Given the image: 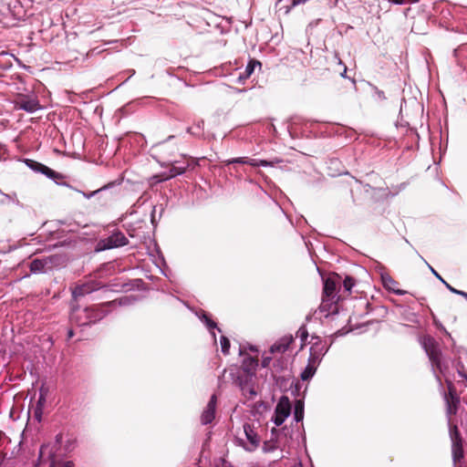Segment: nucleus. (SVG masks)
Wrapping results in <instances>:
<instances>
[{"label":"nucleus","instance_id":"nucleus-1","mask_svg":"<svg viewBox=\"0 0 467 467\" xmlns=\"http://www.w3.org/2000/svg\"><path fill=\"white\" fill-rule=\"evenodd\" d=\"M309 357L305 369L300 377L302 380H308L315 375L322 358L328 351L329 347L319 337H312L310 341Z\"/></svg>","mask_w":467,"mask_h":467},{"label":"nucleus","instance_id":"nucleus-2","mask_svg":"<svg viewBox=\"0 0 467 467\" xmlns=\"http://www.w3.org/2000/svg\"><path fill=\"white\" fill-rule=\"evenodd\" d=\"M420 342L430 358L434 374L440 381L437 372L443 374L445 367L441 360V352L437 341L431 336H423Z\"/></svg>","mask_w":467,"mask_h":467},{"label":"nucleus","instance_id":"nucleus-3","mask_svg":"<svg viewBox=\"0 0 467 467\" xmlns=\"http://www.w3.org/2000/svg\"><path fill=\"white\" fill-rule=\"evenodd\" d=\"M291 402L286 396H282L275 410V415L273 417V421L276 426H281L285 420L289 417L291 414Z\"/></svg>","mask_w":467,"mask_h":467},{"label":"nucleus","instance_id":"nucleus-4","mask_svg":"<svg viewBox=\"0 0 467 467\" xmlns=\"http://www.w3.org/2000/svg\"><path fill=\"white\" fill-rule=\"evenodd\" d=\"M127 238L120 232H116L112 234L110 236L100 240L98 243V251L108 250L112 248H117L127 244Z\"/></svg>","mask_w":467,"mask_h":467},{"label":"nucleus","instance_id":"nucleus-5","mask_svg":"<svg viewBox=\"0 0 467 467\" xmlns=\"http://www.w3.org/2000/svg\"><path fill=\"white\" fill-rule=\"evenodd\" d=\"M39 459L41 462H46V460H48L50 462L49 467H73L72 462L67 461L60 462L57 461L55 453L49 445H43L40 448Z\"/></svg>","mask_w":467,"mask_h":467},{"label":"nucleus","instance_id":"nucleus-6","mask_svg":"<svg viewBox=\"0 0 467 467\" xmlns=\"http://www.w3.org/2000/svg\"><path fill=\"white\" fill-rule=\"evenodd\" d=\"M285 444L286 440L284 441H282V438L280 436V431L273 429L271 439L265 441L263 444V451L268 453L273 452L276 449H281L283 451Z\"/></svg>","mask_w":467,"mask_h":467},{"label":"nucleus","instance_id":"nucleus-7","mask_svg":"<svg viewBox=\"0 0 467 467\" xmlns=\"http://www.w3.org/2000/svg\"><path fill=\"white\" fill-rule=\"evenodd\" d=\"M244 431L249 442L247 445H244V449L248 451H254L259 446L260 438L254 428L249 423L244 425Z\"/></svg>","mask_w":467,"mask_h":467},{"label":"nucleus","instance_id":"nucleus-8","mask_svg":"<svg viewBox=\"0 0 467 467\" xmlns=\"http://www.w3.org/2000/svg\"><path fill=\"white\" fill-rule=\"evenodd\" d=\"M451 436L452 440V457L454 462H457L463 457V451L461 443L460 434L456 426L451 429Z\"/></svg>","mask_w":467,"mask_h":467},{"label":"nucleus","instance_id":"nucleus-9","mask_svg":"<svg viewBox=\"0 0 467 467\" xmlns=\"http://www.w3.org/2000/svg\"><path fill=\"white\" fill-rule=\"evenodd\" d=\"M217 398L215 395H213L202 413L201 421L202 424L206 425L213 421L215 416V409H216Z\"/></svg>","mask_w":467,"mask_h":467},{"label":"nucleus","instance_id":"nucleus-10","mask_svg":"<svg viewBox=\"0 0 467 467\" xmlns=\"http://www.w3.org/2000/svg\"><path fill=\"white\" fill-rule=\"evenodd\" d=\"M53 263L52 257L43 259H34L30 263V271L34 274L43 273L51 268Z\"/></svg>","mask_w":467,"mask_h":467},{"label":"nucleus","instance_id":"nucleus-11","mask_svg":"<svg viewBox=\"0 0 467 467\" xmlns=\"http://www.w3.org/2000/svg\"><path fill=\"white\" fill-rule=\"evenodd\" d=\"M337 283L334 278L329 277L325 280L324 283V296L327 298V300H334L336 297V290H337ZM327 299H323L320 309L322 310L325 307Z\"/></svg>","mask_w":467,"mask_h":467},{"label":"nucleus","instance_id":"nucleus-12","mask_svg":"<svg viewBox=\"0 0 467 467\" xmlns=\"http://www.w3.org/2000/svg\"><path fill=\"white\" fill-rule=\"evenodd\" d=\"M293 342L292 336H285L274 343L270 348V353L282 354L285 352Z\"/></svg>","mask_w":467,"mask_h":467},{"label":"nucleus","instance_id":"nucleus-13","mask_svg":"<svg viewBox=\"0 0 467 467\" xmlns=\"http://www.w3.org/2000/svg\"><path fill=\"white\" fill-rule=\"evenodd\" d=\"M17 106L19 109L30 113H33L40 109L38 100L36 98L23 97L18 100Z\"/></svg>","mask_w":467,"mask_h":467},{"label":"nucleus","instance_id":"nucleus-14","mask_svg":"<svg viewBox=\"0 0 467 467\" xmlns=\"http://www.w3.org/2000/svg\"><path fill=\"white\" fill-rule=\"evenodd\" d=\"M227 164L232 163H242V164H249L251 166L256 167V166H269L271 163L267 161L264 160H256V159H249L246 157H241V158H234L232 160H228L226 161Z\"/></svg>","mask_w":467,"mask_h":467},{"label":"nucleus","instance_id":"nucleus-15","mask_svg":"<svg viewBox=\"0 0 467 467\" xmlns=\"http://www.w3.org/2000/svg\"><path fill=\"white\" fill-rule=\"evenodd\" d=\"M30 167L33 170L39 171V172L47 175L49 178L56 177V171H54L53 170H51L50 168L47 167L46 165H44L42 163L32 161V164L30 165Z\"/></svg>","mask_w":467,"mask_h":467},{"label":"nucleus","instance_id":"nucleus-16","mask_svg":"<svg viewBox=\"0 0 467 467\" xmlns=\"http://www.w3.org/2000/svg\"><path fill=\"white\" fill-rule=\"evenodd\" d=\"M304 418V402L300 400H296L294 408V419L299 422Z\"/></svg>","mask_w":467,"mask_h":467},{"label":"nucleus","instance_id":"nucleus-17","mask_svg":"<svg viewBox=\"0 0 467 467\" xmlns=\"http://www.w3.org/2000/svg\"><path fill=\"white\" fill-rule=\"evenodd\" d=\"M91 290H92V288H90L88 285H83L76 287L73 290L72 294H73V296L77 298L78 296H84L85 294L91 292Z\"/></svg>","mask_w":467,"mask_h":467},{"label":"nucleus","instance_id":"nucleus-18","mask_svg":"<svg viewBox=\"0 0 467 467\" xmlns=\"http://www.w3.org/2000/svg\"><path fill=\"white\" fill-rule=\"evenodd\" d=\"M383 281H384V285L388 289L394 291L397 295H404L405 294V291H403V290H395L394 285H396V282L392 278H390V277L384 278Z\"/></svg>","mask_w":467,"mask_h":467},{"label":"nucleus","instance_id":"nucleus-19","mask_svg":"<svg viewBox=\"0 0 467 467\" xmlns=\"http://www.w3.org/2000/svg\"><path fill=\"white\" fill-rule=\"evenodd\" d=\"M202 320L206 324L207 327L211 330V333L213 337V339L215 340V334L214 332L213 331V328L216 327V324L212 321L206 315H202V317H201Z\"/></svg>","mask_w":467,"mask_h":467},{"label":"nucleus","instance_id":"nucleus-20","mask_svg":"<svg viewBox=\"0 0 467 467\" xmlns=\"http://www.w3.org/2000/svg\"><path fill=\"white\" fill-rule=\"evenodd\" d=\"M220 344H221L222 352L224 355H227L229 353V348H230L229 339L226 337L222 336L221 339H220Z\"/></svg>","mask_w":467,"mask_h":467},{"label":"nucleus","instance_id":"nucleus-21","mask_svg":"<svg viewBox=\"0 0 467 467\" xmlns=\"http://www.w3.org/2000/svg\"><path fill=\"white\" fill-rule=\"evenodd\" d=\"M46 401V399H45V395L44 393L41 391L40 392V396H39V399L37 400V405H36V416L38 418L40 417V414H41V411H42V408L44 406V403Z\"/></svg>","mask_w":467,"mask_h":467},{"label":"nucleus","instance_id":"nucleus-22","mask_svg":"<svg viewBox=\"0 0 467 467\" xmlns=\"http://www.w3.org/2000/svg\"><path fill=\"white\" fill-rule=\"evenodd\" d=\"M355 285V281L353 278H351L350 276H347L344 281H343V285H344V288L350 292L352 287L354 286Z\"/></svg>","mask_w":467,"mask_h":467},{"label":"nucleus","instance_id":"nucleus-23","mask_svg":"<svg viewBox=\"0 0 467 467\" xmlns=\"http://www.w3.org/2000/svg\"><path fill=\"white\" fill-rule=\"evenodd\" d=\"M185 171V168H182V167H172L170 171V175L169 177L171 178V177H175L179 174H182Z\"/></svg>","mask_w":467,"mask_h":467},{"label":"nucleus","instance_id":"nucleus-24","mask_svg":"<svg viewBox=\"0 0 467 467\" xmlns=\"http://www.w3.org/2000/svg\"><path fill=\"white\" fill-rule=\"evenodd\" d=\"M447 403H448V413L454 414L456 412V404H455L454 398L451 396V401H449L447 400Z\"/></svg>","mask_w":467,"mask_h":467},{"label":"nucleus","instance_id":"nucleus-25","mask_svg":"<svg viewBox=\"0 0 467 467\" xmlns=\"http://www.w3.org/2000/svg\"><path fill=\"white\" fill-rule=\"evenodd\" d=\"M389 3L394 5H405L418 3L420 0H389Z\"/></svg>","mask_w":467,"mask_h":467},{"label":"nucleus","instance_id":"nucleus-26","mask_svg":"<svg viewBox=\"0 0 467 467\" xmlns=\"http://www.w3.org/2000/svg\"><path fill=\"white\" fill-rule=\"evenodd\" d=\"M446 287L452 293L454 294H457V295H461L462 296H464L466 299H467V293L463 292V291H460V290H457L455 288H453L452 286H451L449 284H446Z\"/></svg>","mask_w":467,"mask_h":467},{"label":"nucleus","instance_id":"nucleus-27","mask_svg":"<svg viewBox=\"0 0 467 467\" xmlns=\"http://www.w3.org/2000/svg\"><path fill=\"white\" fill-rule=\"evenodd\" d=\"M255 65H259V66H260V63H259V62H254L253 64H252V63H250V64L246 67V68H245V73H246V75H247V76H249V75H251V74H252V72L254 71V66H255Z\"/></svg>","mask_w":467,"mask_h":467},{"label":"nucleus","instance_id":"nucleus-28","mask_svg":"<svg viewBox=\"0 0 467 467\" xmlns=\"http://www.w3.org/2000/svg\"><path fill=\"white\" fill-rule=\"evenodd\" d=\"M297 336L301 337L302 341H305L307 338V331L304 327H301L297 331Z\"/></svg>","mask_w":467,"mask_h":467},{"label":"nucleus","instance_id":"nucleus-29","mask_svg":"<svg viewBox=\"0 0 467 467\" xmlns=\"http://www.w3.org/2000/svg\"><path fill=\"white\" fill-rule=\"evenodd\" d=\"M429 268L431 269V273L439 279L441 280L445 285L448 284L445 282L442 277L429 265Z\"/></svg>","mask_w":467,"mask_h":467},{"label":"nucleus","instance_id":"nucleus-30","mask_svg":"<svg viewBox=\"0 0 467 467\" xmlns=\"http://www.w3.org/2000/svg\"><path fill=\"white\" fill-rule=\"evenodd\" d=\"M271 359H272L271 357H264L263 361H262L263 366L264 367L268 366L270 361H271Z\"/></svg>","mask_w":467,"mask_h":467},{"label":"nucleus","instance_id":"nucleus-31","mask_svg":"<svg viewBox=\"0 0 467 467\" xmlns=\"http://www.w3.org/2000/svg\"><path fill=\"white\" fill-rule=\"evenodd\" d=\"M219 467H233V466L227 462H223Z\"/></svg>","mask_w":467,"mask_h":467},{"label":"nucleus","instance_id":"nucleus-32","mask_svg":"<svg viewBox=\"0 0 467 467\" xmlns=\"http://www.w3.org/2000/svg\"><path fill=\"white\" fill-rule=\"evenodd\" d=\"M188 131L192 133V134H194V135H200L201 134V131H198V132L192 131V128L188 129Z\"/></svg>","mask_w":467,"mask_h":467},{"label":"nucleus","instance_id":"nucleus-33","mask_svg":"<svg viewBox=\"0 0 467 467\" xmlns=\"http://www.w3.org/2000/svg\"><path fill=\"white\" fill-rule=\"evenodd\" d=\"M202 127H203V121L202 120V121L198 122V124H197V128H198L199 130H202Z\"/></svg>","mask_w":467,"mask_h":467},{"label":"nucleus","instance_id":"nucleus-34","mask_svg":"<svg viewBox=\"0 0 467 467\" xmlns=\"http://www.w3.org/2000/svg\"><path fill=\"white\" fill-rule=\"evenodd\" d=\"M60 440H61V435H57V438H56V443H59L60 442Z\"/></svg>","mask_w":467,"mask_h":467},{"label":"nucleus","instance_id":"nucleus-35","mask_svg":"<svg viewBox=\"0 0 467 467\" xmlns=\"http://www.w3.org/2000/svg\"><path fill=\"white\" fill-rule=\"evenodd\" d=\"M124 301H126V298H120L119 304H124L125 303Z\"/></svg>","mask_w":467,"mask_h":467},{"label":"nucleus","instance_id":"nucleus-36","mask_svg":"<svg viewBox=\"0 0 467 467\" xmlns=\"http://www.w3.org/2000/svg\"><path fill=\"white\" fill-rule=\"evenodd\" d=\"M250 393H251V395H253V396H255V395H256V392H255V391H254V390H250Z\"/></svg>","mask_w":467,"mask_h":467},{"label":"nucleus","instance_id":"nucleus-37","mask_svg":"<svg viewBox=\"0 0 467 467\" xmlns=\"http://www.w3.org/2000/svg\"><path fill=\"white\" fill-rule=\"evenodd\" d=\"M346 73H347V69L345 68L344 69V72L341 74L342 77H345L346 76Z\"/></svg>","mask_w":467,"mask_h":467},{"label":"nucleus","instance_id":"nucleus-38","mask_svg":"<svg viewBox=\"0 0 467 467\" xmlns=\"http://www.w3.org/2000/svg\"><path fill=\"white\" fill-rule=\"evenodd\" d=\"M73 336V332L70 330L68 331V337H71Z\"/></svg>","mask_w":467,"mask_h":467},{"label":"nucleus","instance_id":"nucleus-39","mask_svg":"<svg viewBox=\"0 0 467 467\" xmlns=\"http://www.w3.org/2000/svg\"><path fill=\"white\" fill-rule=\"evenodd\" d=\"M294 467H302V466H301V464H298V465H296V466H294Z\"/></svg>","mask_w":467,"mask_h":467},{"label":"nucleus","instance_id":"nucleus-40","mask_svg":"<svg viewBox=\"0 0 467 467\" xmlns=\"http://www.w3.org/2000/svg\"><path fill=\"white\" fill-rule=\"evenodd\" d=\"M282 0H278V3L281 2Z\"/></svg>","mask_w":467,"mask_h":467}]
</instances>
